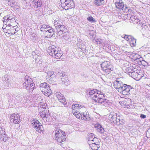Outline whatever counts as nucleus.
Listing matches in <instances>:
<instances>
[{"label": "nucleus", "mask_w": 150, "mask_h": 150, "mask_svg": "<svg viewBox=\"0 0 150 150\" xmlns=\"http://www.w3.org/2000/svg\"><path fill=\"white\" fill-rule=\"evenodd\" d=\"M100 91H97L96 89H93L89 92V94L90 98L95 100L96 102L101 104L105 106H107L110 105V101L105 99H104V96L101 94Z\"/></svg>", "instance_id": "obj_1"}, {"label": "nucleus", "mask_w": 150, "mask_h": 150, "mask_svg": "<svg viewBox=\"0 0 150 150\" xmlns=\"http://www.w3.org/2000/svg\"><path fill=\"white\" fill-rule=\"evenodd\" d=\"M23 86L24 88L26 89L30 92L33 91L35 87V84L32 79L28 76H25L23 81Z\"/></svg>", "instance_id": "obj_2"}, {"label": "nucleus", "mask_w": 150, "mask_h": 150, "mask_svg": "<svg viewBox=\"0 0 150 150\" xmlns=\"http://www.w3.org/2000/svg\"><path fill=\"white\" fill-rule=\"evenodd\" d=\"M101 69L108 74L113 70V67L110 61H105L100 64Z\"/></svg>", "instance_id": "obj_3"}, {"label": "nucleus", "mask_w": 150, "mask_h": 150, "mask_svg": "<svg viewBox=\"0 0 150 150\" xmlns=\"http://www.w3.org/2000/svg\"><path fill=\"white\" fill-rule=\"evenodd\" d=\"M54 132L55 138L58 142L61 143L65 141L66 136L64 135V133H65L64 132L57 128H56Z\"/></svg>", "instance_id": "obj_4"}, {"label": "nucleus", "mask_w": 150, "mask_h": 150, "mask_svg": "<svg viewBox=\"0 0 150 150\" xmlns=\"http://www.w3.org/2000/svg\"><path fill=\"white\" fill-rule=\"evenodd\" d=\"M40 90L45 95L49 96L52 94V91L50 88V87L46 83L44 82L40 84Z\"/></svg>", "instance_id": "obj_5"}, {"label": "nucleus", "mask_w": 150, "mask_h": 150, "mask_svg": "<svg viewBox=\"0 0 150 150\" xmlns=\"http://www.w3.org/2000/svg\"><path fill=\"white\" fill-rule=\"evenodd\" d=\"M62 7L65 10L73 8L74 4L72 0H60Z\"/></svg>", "instance_id": "obj_6"}, {"label": "nucleus", "mask_w": 150, "mask_h": 150, "mask_svg": "<svg viewBox=\"0 0 150 150\" xmlns=\"http://www.w3.org/2000/svg\"><path fill=\"white\" fill-rule=\"evenodd\" d=\"M32 125L38 132L41 133L44 131V128L39 121L37 120L31 121Z\"/></svg>", "instance_id": "obj_7"}, {"label": "nucleus", "mask_w": 150, "mask_h": 150, "mask_svg": "<svg viewBox=\"0 0 150 150\" xmlns=\"http://www.w3.org/2000/svg\"><path fill=\"white\" fill-rule=\"evenodd\" d=\"M132 89V87L130 85L126 84H124L121 88L122 91L120 93L124 95H127L130 94V91Z\"/></svg>", "instance_id": "obj_8"}, {"label": "nucleus", "mask_w": 150, "mask_h": 150, "mask_svg": "<svg viewBox=\"0 0 150 150\" xmlns=\"http://www.w3.org/2000/svg\"><path fill=\"white\" fill-rule=\"evenodd\" d=\"M136 1V0H126L127 4L125 5V8L128 10L130 9V8L134 9L137 5Z\"/></svg>", "instance_id": "obj_9"}, {"label": "nucleus", "mask_w": 150, "mask_h": 150, "mask_svg": "<svg viewBox=\"0 0 150 150\" xmlns=\"http://www.w3.org/2000/svg\"><path fill=\"white\" fill-rule=\"evenodd\" d=\"M124 38L129 42L130 45L131 47H134L136 45V40L131 35H125L124 36Z\"/></svg>", "instance_id": "obj_10"}, {"label": "nucleus", "mask_w": 150, "mask_h": 150, "mask_svg": "<svg viewBox=\"0 0 150 150\" xmlns=\"http://www.w3.org/2000/svg\"><path fill=\"white\" fill-rule=\"evenodd\" d=\"M10 121L15 124H19L20 121L19 115L15 113L11 115L10 116Z\"/></svg>", "instance_id": "obj_11"}, {"label": "nucleus", "mask_w": 150, "mask_h": 150, "mask_svg": "<svg viewBox=\"0 0 150 150\" xmlns=\"http://www.w3.org/2000/svg\"><path fill=\"white\" fill-rule=\"evenodd\" d=\"M2 80L5 81V84L6 86L8 87H11L12 86L11 83L12 81L11 78L7 75L4 76V78H3Z\"/></svg>", "instance_id": "obj_12"}, {"label": "nucleus", "mask_w": 150, "mask_h": 150, "mask_svg": "<svg viewBox=\"0 0 150 150\" xmlns=\"http://www.w3.org/2000/svg\"><path fill=\"white\" fill-rule=\"evenodd\" d=\"M57 35H62L64 32L67 30V28L63 24L58 28L56 27V29Z\"/></svg>", "instance_id": "obj_13"}, {"label": "nucleus", "mask_w": 150, "mask_h": 150, "mask_svg": "<svg viewBox=\"0 0 150 150\" xmlns=\"http://www.w3.org/2000/svg\"><path fill=\"white\" fill-rule=\"evenodd\" d=\"M113 84L114 88L117 89L119 92H120L122 91L121 88L123 85L122 82L118 80H116L114 81Z\"/></svg>", "instance_id": "obj_14"}, {"label": "nucleus", "mask_w": 150, "mask_h": 150, "mask_svg": "<svg viewBox=\"0 0 150 150\" xmlns=\"http://www.w3.org/2000/svg\"><path fill=\"white\" fill-rule=\"evenodd\" d=\"M8 136L5 133L4 130L0 128V140L6 142L8 140Z\"/></svg>", "instance_id": "obj_15"}, {"label": "nucleus", "mask_w": 150, "mask_h": 150, "mask_svg": "<svg viewBox=\"0 0 150 150\" xmlns=\"http://www.w3.org/2000/svg\"><path fill=\"white\" fill-rule=\"evenodd\" d=\"M130 22L134 24H137V28H138L139 25L142 23V21L136 16H132L130 17Z\"/></svg>", "instance_id": "obj_16"}, {"label": "nucleus", "mask_w": 150, "mask_h": 150, "mask_svg": "<svg viewBox=\"0 0 150 150\" xmlns=\"http://www.w3.org/2000/svg\"><path fill=\"white\" fill-rule=\"evenodd\" d=\"M54 72L52 71H49L47 72V79L48 82L51 83L52 81L53 82V77L55 76V75H54Z\"/></svg>", "instance_id": "obj_17"}, {"label": "nucleus", "mask_w": 150, "mask_h": 150, "mask_svg": "<svg viewBox=\"0 0 150 150\" xmlns=\"http://www.w3.org/2000/svg\"><path fill=\"white\" fill-rule=\"evenodd\" d=\"M57 48L55 46L51 45V46L48 47L47 52L50 55H53V56L55 57V56H54V55L53 54V52H55V50H57Z\"/></svg>", "instance_id": "obj_18"}, {"label": "nucleus", "mask_w": 150, "mask_h": 150, "mask_svg": "<svg viewBox=\"0 0 150 150\" xmlns=\"http://www.w3.org/2000/svg\"><path fill=\"white\" fill-rule=\"evenodd\" d=\"M94 127L96 128L97 131L100 133H103L104 132V128L102 127L101 125L98 122L95 124Z\"/></svg>", "instance_id": "obj_19"}, {"label": "nucleus", "mask_w": 150, "mask_h": 150, "mask_svg": "<svg viewBox=\"0 0 150 150\" xmlns=\"http://www.w3.org/2000/svg\"><path fill=\"white\" fill-rule=\"evenodd\" d=\"M53 54L54 55L55 57L53 56V55H51L53 57H54L57 59H59L62 56V52L60 51H59L58 50V48L57 50H55V51L54 52H53Z\"/></svg>", "instance_id": "obj_20"}, {"label": "nucleus", "mask_w": 150, "mask_h": 150, "mask_svg": "<svg viewBox=\"0 0 150 150\" xmlns=\"http://www.w3.org/2000/svg\"><path fill=\"white\" fill-rule=\"evenodd\" d=\"M115 3L116 7L118 8L122 9L125 7V5H124V4L121 1L117 0L116 2H115Z\"/></svg>", "instance_id": "obj_21"}, {"label": "nucleus", "mask_w": 150, "mask_h": 150, "mask_svg": "<svg viewBox=\"0 0 150 150\" xmlns=\"http://www.w3.org/2000/svg\"><path fill=\"white\" fill-rule=\"evenodd\" d=\"M99 144L94 143L93 144H89V145L93 150H97L100 147Z\"/></svg>", "instance_id": "obj_22"}, {"label": "nucleus", "mask_w": 150, "mask_h": 150, "mask_svg": "<svg viewBox=\"0 0 150 150\" xmlns=\"http://www.w3.org/2000/svg\"><path fill=\"white\" fill-rule=\"evenodd\" d=\"M82 117H81V119L84 120L86 121L89 120L90 119V116L89 113L88 112L86 113H83L82 115Z\"/></svg>", "instance_id": "obj_23"}, {"label": "nucleus", "mask_w": 150, "mask_h": 150, "mask_svg": "<svg viewBox=\"0 0 150 150\" xmlns=\"http://www.w3.org/2000/svg\"><path fill=\"white\" fill-rule=\"evenodd\" d=\"M54 24L55 26V28L56 29V27L58 28L63 24L62 21L61 20L57 21L54 20Z\"/></svg>", "instance_id": "obj_24"}, {"label": "nucleus", "mask_w": 150, "mask_h": 150, "mask_svg": "<svg viewBox=\"0 0 150 150\" xmlns=\"http://www.w3.org/2000/svg\"><path fill=\"white\" fill-rule=\"evenodd\" d=\"M138 28L140 29H145L146 30H148V26L145 23H142L139 25Z\"/></svg>", "instance_id": "obj_25"}, {"label": "nucleus", "mask_w": 150, "mask_h": 150, "mask_svg": "<svg viewBox=\"0 0 150 150\" xmlns=\"http://www.w3.org/2000/svg\"><path fill=\"white\" fill-rule=\"evenodd\" d=\"M8 4L10 5L12 7H15L17 6V2L15 0H8Z\"/></svg>", "instance_id": "obj_26"}, {"label": "nucleus", "mask_w": 150, "mask_h": 150, "mask_svg": "<svg viewBox=\"0 0 150 150\" xmlns=\"http://www.w3.org/2000/svg\"><path fill=\"white\" fill-rule=\"evenodd\" d=\"M42 122L45 125H50L51 123L50 119L47 117H44L42 119Z\"/></svg>", "instance_id": "obj_27"}, {"label": "nucleus", "mask_w": 150, "mask_h": 150, "mask_svg": "<svg viewBox=\"0 0 150 150\" xmlns=\"http://www.w3.org/2000/svg\"><path fill=\"white\" fill-rule=\"evenodd\" d=\"M116 118V116L113 115H110L108 116L107 119L108 120L110 121L111 123H114Z\"/></svg>", "instance_id": "obj_28"}, {"label": "nucleus", "mask_w": 150, "mask_h": 150, "mask_svg": "<svg viewBox=\"0 0 150 150\" xmlns=\"http://www.w3.org/2000/svg\"><path fill=\"white\" fill-rule=\"evenodd\" d=\"M32 1V4H34L37 7L41 6L42 4L40 0H33Z\"/></svg>", "instance_id": "obj_29"}, {"label": "nucleus", "mask_w": 150, "mask_h": 150, "mask_svg": "<svg viewBox=\"0 0 150 150\" xmlns=\"http://www.w3.org/2000/svg\"><path fill=\"white\" fill-rule=\"evenodd\" d=\"M48 30L47 33H49V34H48L49 36H52L54 34V32H55L54 30L51 27H50V28H49Z\"/></svg>", "instance_id": "obj_30"}, {"label": "nucleus", "mask_w": 150, "mask_h": 150, "mask_svg": "<svg viewBox=\"0 0 150 150\" xmlns=\"http://www.w3.org/2000/svg\"><path fill=\"white\" fill-rule=\"evenodd\" d=\"M62 34H63V35L62 37L65 40H67L70 37L69 33L67 32V30L63 33Z\"/></svg>", "instance_id": "obj_31"}, {"label": "nucleus", "mask_w": 150, "mask_h": 150, "mask_svg": "<svg viewBox=\"0 0 150 150\" xmlns=\"http://www.w3.org/2000/svg\"><path fill=\"white\" fill-rule=\"evenodd\" d=\"M88 142L89 144H93H93L94 143H95L96 144L100 143L99 142L98 139L97 138H94L93 140H91V141H88Z\"/></svg>", "instance_id": "obj_32"}, {"label": "nucleus", "mask_w": 150, "mask_h": 150, "mask_svg": "<svg viewBox=\"0 0 150 150\" xmlns=\"http://www.w3.org/2000/svg\"><path fill=\"white\" fill-rule=\"evenodd\" d=\"M132 55L133 57V59L134 61L137 59H139L141 58V57L139 54L135 53H133Z\"/></svg>", "instance_id": "obj_33"}, {"label": "nucleus", "mask_w": 150, "mask_h": 150, "mask_svg": "<svg viewBox=\"0 0 150 150\" xmlns=\"http://www.w3.org/2000/svg\"><path fill=\"white\" fill-rule=\"evenodd\" d=\"M121 116H116V118L115 119V121L114 122V124L116 125H119V121H120V119Z\"/></svg>", "instance_id": "obj_34"}, {"label": "nucleus", "mask_w": 150, "mask_h": 150, "mask_svg": "<svg viewBox=\"0 0 150 150\" xmlns=\"http://www.w3.org/2000/svg\"><path fill=\"white\" fill-rule=\"evenodd\" d=\"M56 95L59 100L61 99L64 98V97L63 95L61 94L60 92H57L56 93Z\"/></svg>", "instance_id": "obj_35"}, {"label": "nucleus", "mask_w": 150, "mask_h": 150, "mask_svg": "<svg viewBox=\"0 0 150 150\" xmlns=\"http://www.w3.org/2000/svg\"><path fill=\"white\" fill-rule=\"evenodd\" d=\"M87 20L91 23H95L96 22V19L91 16L88 17Z\"/></svg>", "instance_id": "obj_36"}, {"label": "nucleus", "mask_w": 150, "mask_h": 150, "mask_svg": "<svg viewBox=\"0 0 150 150\" xmlns=\"http://www.w3.org/2000/svg\"><path fill=\"white\" fill-rule=\"evenodd\" d=\"M94 138H96L94 135L92 133H91L89 135L88 137V141H91L92 140H93Z\"/></svg>", "instance_id": "obj_37"}, {"label": "nucleus", "mask_w": 150, "mask_h": 150, "mask_svg": "<svg viewBox=\"0 0 150 150\" xmlns=\"http://www.w3.org/2000/svg\"><path fill=\"white\" fill-rule=\"evenodd\" d=\"M47 26H48V25H46L45 24L42 25L41 26V27L40 28V30L44 32L45 29Z\"/></svg>", "instance_id": "obj_38"}, {"label": "nucleus", "mask_w": 150, "mask_h": 150, "mask_svg": "<svg viewBox=\"0 0 150 150\" xmlns=\"http://www.w3.org/2000/svg\"><path fill=\"white\" fill-rule=\"evenodd\" d=\"M59 102H60L61 103L63 104V105H65L67 103V102L65 101V98H63L59 100Z\"/></svg>", "instance_id": "obj_39"}, {"label": "nucleus", "mask_w": 150, "mask_h": 150, "mask_svg": "<svg viewBox=\"0 0 150 150\" xmlns=\"http://www.w3.org/2000/svg\"><path fill=\"white\" fill-rule=\"evenodd\" d=\"M45 113H46V112L45 111V110L40 113V115L42 119L45 117Z\"/></svg>", "instance_id": "obj_40"}, {"label": "nucleus", "mask_w": 150, "mask_h": 150, "mask_svg": "<svg viewBox=\"0 0 150 150\" xmlns=\"http://www.w3.org/2000/svg\"><path fill=\"white\" fill-rule=\"evenodd\" d=\"M45 112H46V113H45V117L48 118L50 117V114L49 112V110H47V109H45Z\"/></svg>", "instance_id": "obj_41"}, {"label": "nucleus", "mask_w": 150, "mask_h": 150, "mask_svg": "<svg viewBox=\"0 0 150 150\" xmlns=\"http://www.w3.org/2000/svg\"><path fill=\"white\" fill-rule=\"evenodd\" d=\"M124 124V120L123 119V117L122 116H121L120 121H119V125H122Z\"/></svg>", "instance_id": "obj_42"}, {"label": "nucleus", "mask_w": 150, "mask_h": 150, "mask_svg": "<svg viewBox=\"0 0 150 150\" xmlns=\"http://www.w3.org/2000/svg\"><path fill=\"white\" fill-rule=\"evenodd\" d=\"M142 58L141 57L139 59H136V60H135L134 61L135 62V63L137 62V64H138V63H140L141 62L142 60Z\"/></svg>", "instance_id": "obj_43"}, {"label": "nucleus", "mask_w": 150, "mask_h": 150, "mask_svg": "<svg viewBox=\"0 0 150 150\" xmlns=\"http://www.w3.org/2000/svg\"><path fill=\"white\" fill-rule=\"evenodd\" d=\"M83 113H80V112H79L77 115H76V117L77 118L79 119H81V117H82V115Z\"/></svg>", "instance_id": "obj_44"}, {"label": "nucleus", "mask_w": 150, "mask_h": 150, "mask_svg": "<svg viewBox=\"0 0 150 150\" xmlns=\"http://www.w3.org/2000/svg\"><path fill=\"white\" fill-rule=\"evenodd\" d=\"M127 71L129 73H132V69L130 68V66L127 68Z\"/></svg>", "instance_id": "obj_45"}, {"label": "nucleus", "mask_w": 150, "mask_h": 150, "mask_svg": "<svg viewBox=\"0 0 150 150\" xmlns=\"http://www.w3.org/2000/svg\"><path fill=\"white\" fill-rule=\"evenodd\" d=\"M10 18V17H8V16H6L4 17L3 19L4 20L7 21V22L8 21H10V18Z\"/></svg>", "instance_id": "obj_46"}, {"label": "nucleus", "mask_w": 150, "mask_h": 150, "mask_svg": "<svg viewBox=\"0 0 150 150\" xmlns=\"http://www.w3.org/2000/svg\"><path fill=\"white\" fill-rule=\"evenodd\" d=\"M146 60L149 62H150V54H148L146 56Z\"/></svg>", "instance_id": "obj_47"}, {"label": "nucleus", "mask_w": 150, "mask_h": 150, "mask_svg": "<svg viewBox=\"0 0 150 150\" xmlns=\"http://www.w3.org/2000/svg\"><path fill=\"white\" fill-rule=\"evenodd\" d=\"M50 28V27L49 25H48V26L44 30V32L45 31L46 33L48 35V34H47V32H48V30L49 29V28Z\"/></svg>", "instance_id": "obj_48"}, {"label": "nucleus", "mask_w": 150, "mask_h": 150, "mask_svg": "<svg viewBox=\"0 0 150 150\" xmlns=\"http://www.w3.org/2000/svg\"><path fill=\"white\" fill-rule=\"evenodd\" d=\"M81 75L83 77L86 78L88 77V76L85 74L84 73H82L81 74Z\"/></svg>", "instance_id": "obj_49"}, {"label": "nucleus", "mask_w": 150, "mask_h": 150, "mask_svg": "<svg viewBox=\"0 0 150 150\" xmlns=\"http://www.w3.org/2000/svg\"><path fill=\"white\" fill-rule=\"evenodd\" d=\"M140 117L141 119H144L146 118V116L145 115L143 114H141L140 115Z\"/></svg>", "instance_id": "obj_50"}, {"label": "nucleus", "mask_w": 150, "mask_h": 150, "mask_svg": "<svg viewBox=\"0 0 150 150\" xmlns=\"http://www.w3.org/2000/svg\"><path fill=\"white\" fill-rule=\"evenodd\" d=\"M138 68L137 67L136 68H135V69H132V73H133L134 72H136V73H137V68Z\"/></svg>", "instance_id": "obj_51"}, {"label": "nucleus", "mask_w": 150, "mask_h": 150, "mask_svg": "<svg viewBox=\"0 0 150 150\" xmlns=\"http://www.w3.org/2000/svg\"><path fill=\"white\" fill-rule=\"evenodd\" d=\"M18 98H20L21 99L22 98H23V96H22L21 97L20 96H18V97H17L16 96V98H15V99H16V100H17V101H18V102H21V100H18Z\"/></svg>", "instance_id": "obj_52"}, {"label": "nucleus", "mask_w": 150, "mask_h": 150, "mask_svg": "<svg viewBox=\"0 0 150 150\" xmlns=\"http://www.w3.org/2000/svg\"><path fill=\"white\" fill-rule=\"evenodd\" d=\"M46 104L45 105V104H44L43 105H42L41 106H40V107L41 108L43 109H46Z\"/></svg>", "instance_id": "obj_53"}, {"label": "nucleus", "mask_w": 150, "mask_h": 150, "mask_svg": "<svg viewBox=\"0 0 150 150\" xmlns=\"http://www.w3.org/2000/svg\"><path fill=\"white\" fill-rule=\"evenodd\" d=\"M138 67V66H137L135 64H133L132 66H130V68L132 69Z\"/></svg>", "instance_id": "obj_54"}, {"label": "nucleus", "mask_w": 150, "mask_h": 150, "mask_svg": "<svg viewBox=\"0 0 150 150\" xmlns=\"http://www.w3.org/2000/svg\"><path fill=\"white\" fill-rule=\"evenodd\" d=\"M145 61L143 60V59H142V60L141 62L140 63H138V64L139 65H141L142 64H144V63L145 62Z\"/></svg>", "instance_id": "obj_55"}, {"label": "nucleus", "mask_w": 150, "mask_h": 150, "mask_svg": "<svg viewBox=\"0 0 150 150\" xmlns=\"http://www.w3.org/2000/svg\"><path fill=\"white\" fill-rule=\"evenodd\" d=\"M15 19L14 18H10V22L12 23L14 22H15Z\"/></svg>", "instance_id": "obj_56"}, {"label": "nucleus", "mask_w": 150, "mask_h": 150, "mask_svg": "<svg viewBox=\"0 0 150 150\" xmlns=\"http://www.w3.org/2000/svg\"><path fill=\"white\" fill-rule=\"evenodd\" d=\"M75 106V108L76 109H80L79 107V104H74Z\"/></svg>", "instance_id": "obj_57"}, {"label": "nucleus", "mask_w": 150, "mask_h": 150, "mask_svg": "<svg viewBox=\"0 0 150 150\" xmlns=\"http://www.w3.org/2000/svg\"><path fill=\"white\" fill-rule=\"evenodd\" d=\"M140 0V1L141 2L143 3L146 4V3H147V2H146L147 0Z\"/></svg>", "instance_id": "obj_58"}, {"label": "nucleus", "mask_w": 150, "mask_h": 150, "mask_svg": "<svg viewBox=\"0 0 150 150\" xmlns=\"http://www.w3.org/2000/svg\"><path fill=\"white\" fill-rule=\"evenodd\" d=\"M76 110H75V109H73L72 110V113H73V115L75 114V111H76Z\"/></svg>", "instance_id": "obj_59"}, {"label": "nucleus", "mask_w": 150, "mask_h": 150, "mask_svg": "<svg viewBox=\"0 0 150 150\" xmlns=\"http://www.w3.org/2000/svg\"><path fill=\"white\" fill-rule=\"evenodd\" d=\"M7 21L5 20H3V23L4 24H5V25H6L7 24Z\"/></svg>", "instance_id": "obj_60"}, {"label": "nucleus", "mask_w": 150, "mask_h": 150, "mask_svg": "<svg viewBox=\"0 0 150 150\" xmlns=\"http://www.w3.org/2000/svg\"><path fill=\"white\" fill-rule=\"evenodd\" d=\"M72 110H73V109H75L76 108L75 106L74 105H73L72 106Z\"/></svg>", "instance_id": "obj_61"}, {"label": "nucleus", "mask_w": 150, "mask_h": 150, "mask_svg": "<svg viewBox=\"0 0 150 150\" xmlns=\"http://www.w3.org/2000/svg\"><path fill=\"white\" fill-rule=\"evenodd\" d=\"M79 112H78V111H75V114L76 115L74 114V115L76 117V115H77V114H78Z\"/></svg>", "instance_id": "obj_62"}, {"label": "nucleus", "mask_w": 150, "mask_h": 150, "mask_svg": "<svg viewBox=\"0 0 150 150\" xmlns=\"http://www.w3.org/2000/svg\"><path fill=\"white\" fill-rule=\"evenodd\" d=\"M83 107V106H82L81 105H79V107H80V108H82Z\"/></svg>", "instance_id": "obj_63"}, {"label": "nucleus", "mask_w": 150, "mask_h": 150, "mask_svg": "<svg viewBox=\"0 0 150 150\" xmlns=\"http://www.w3.org/2000/svg\"><path fill=\"white\" fill-rule=\"evenodd\" d=\"M64 79V78H61L62 81H64H64L63 80V79Z\"/></svg>", "instance_id": "obj_64"}]
</instances>
